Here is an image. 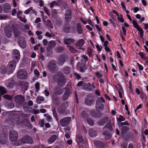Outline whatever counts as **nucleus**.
<instances>
[{
  "label": "nucleus",
  "instance_id": "1",
  "mask_svg": "<svg viewBox=\"0 0 148 148\" xmlns=\"http://www.w3.org/2000/svg\"><path fill=\"white\" fill-rule=\"evenodd\" d=\"M53 79L57 82L59 86L62 87L66 84V79L64 74L61 72H58L57 74H54Z\"/></svg>",
  "mask_w": 148,
  "mask_h": 148
},
{
  "label": "nucleus",
  "instance_id": "2",
  "mask_svg": "<svg viewBox=\"0 0 148 148\" xmlns=\"http://www.w3.org/2000/svg\"><path fill=\"white\" fill-rule=\"evenodd\" d=\"M68 103L66 101L64 102L62 105L59 106L58 108V113L61 114L66 115L69 112V110L66 109L69 106Z\"/></svg>",
  "mask_w": 148,
  "mask_h": 148
},
{
  "label": "nucleus",
  "instance_id": "3",
  "mask_svg": "<svg viewBox=\"0 0 148 148\" xmlns=\"http://www.w3.org/2000/svg\"><path fill=\"white\" fill-rule=\"evenodd\" d=\"M47 68L52 73H55L57 69L56 62L52 60L49 62L47 65Z\"/></svg>",
  "mask_w": 148,
  "mask_h": 148
},
{
  "label": "nucleus",
  "instance_id": "4",
  "mask_svg": "<svg viewBox=\"0 0 148 148\" xmlns=\"http://www.w3.org/2000/svg\"><path fill=\"white\" fill-rule=\"evenodd\" d=\"M18 62H17L16 61L13 60L10 61L8 64V71H9V73L8 74L11 73L14 71L16 67V65Z\"/></svg>",
  "mask_w": 148,
  "mask_h": 148
},
{
  "label": "nucleus",
  "instance_id": "5",
  "mask_svg": "<svg viewBox=\"0 0 148 148\" xmlns=\"http://www.w3.org/2000/svg\"><path fill=\"white\" fill-rule=\"evenodd\" d=\"M95 101L93 96L92 95H88L85 98L84 103L86 105L90 106L94 103Z\"/></svg>",
  "mask_w": 148,
  "mask_h": 148
},
{
  "label": "nucleus",
  "instance_id": "6",
  "mask_svg": "<svg viewBox=\"0 0 148 148\" xmlns=\"http://www.w3.org/2000/svg\"><path fill=\"white\" fill-rule=\"evenodd\" d=\"M27 76V72L23 69H20L17 73V77L21 79H25Z\"/></svg>",
  "mask_w": 148,
  "mask_h": 148
},
{
  "label": "nucleus",
  "instance_id": "7",
  "mask_svg": "<svg viewBox=\"0 0 148 148\" xmlns=\"http://www.w3.org/2000/svg\"><path fill=\"white\" fill-rule=\"evenodd\" d=\"M9 137L11 141L15 142L17 140L18 138V133L14 130H11L9 132Z\"/></svg>",
  "mask_w": 148,
  "mask_h": 148
},
{
  "label": "nucleus",
  "instance_id": "8",
  "mask_svg": "<svg viewBox=\"0 0 148 148\" xmlns=\"http://www.w3.org/2000/svg\"><path fill=\"white\" fill-rule=\"evenodd\" d=\"M14 99L15 103L19 105L22 104L25 101L24 97L20 95L15 96Z\"/></svg>",
  "mask_w": 148,
  "mask_h": 148
},
{
  "label": "nucleus",
  "instance_id": "9",
  "mask_svg": "<svg viewBox=\"0 0 148 148\" xmlns=\"http://www.w3.org/2000/svg\"><path fill=\"white\" fill-rule=\"evenodd\" d=\"M71 120L70 117H66L61 119L60 121V124L62 127H65L69 125Z\"/></svg>",
  "mask_w": 148,
  "mask_h": 148
},
{
  "label": "nucleus",
  "instance_id": "10",
  "mask_svg": "<svg viewBox=\"0 0 148 148\" xmlns=\"http://www.w3.org/2000/svg\"><path fill=\"white\" fill-rule=\"evenodd\" d=\"M64 18L66 21L69 22L72 16L71 10V9H68L65 11Z\"/></svg>",
  "mask_w": 148,
  "mask_h": 148
},
{
  "label": "nucleus",
  "instance_id": "11",
  "mask_svg": "<svg viewBox=\"0 0 148 148\" xmlns=\"http://www.w3.org/2000/svg\"><path fill=\"white\" fill-rule=\"evenodd\" d=\"M21 141L23 143L32 144L33 143L32 138L30 136L26 135L23 137L21 139Z\"/></svg>",
  "mask_w": 148,
  "mask_h": 148
},
{
  "label": "nucleus",
  "instance_id": "12",
  "mask_svg": "<svg viewBox=\"0 0 148 148\" xmlns=\"http://www.w3.org/2000/svg\"><path fill=\"white\" fill-rule=\"evenodd\" d=\"M18 43L19 46L22 48H25L26 47V43L25 38L22 36H20L19 37Z\"/></svg>",
  "mask_w": 148,
  "mask_h": 148
},
{
  "label": "nucleus",
  "instance_id": "13",
  "mask_svg": "<svg viewBox=\"0 0 148 148\" xmlns=\"http://www.w3.org/2000/svg\"><path fill=\"white\" fill-rule=\"evenodd\" d=\"M63 89H62L58 87H56L54 90V92H53L52 97H54L56 95H59L62 94L64 92Z\"/></svg>",
  "mask_w": 148,
  "mask_h": 148
},
{
  "label": "nucleus",
  "instance_id": "14",
  "mask_svg": "<svg viewBox=\"0 0 148 148\" xmlns=\"http://www.w3.org/2000/svg\"><path fill=\"white\" fill-rule=\"evenodd\" d=\"M63 40L64 44L67 46H70V45L73 44L75 41V39L72 38H65Z\"/></svg>",
  "mask_w": 148,
  "mask_h": 148
},
{
  "label": "nucleus",
  "instance_id": "15",
  "mask_svg": "<svg viewBox=\"0 0 148 148\" xmlns=\"http://www.w3.org/2000/svg\"><path fill=\"white\" fill-rule=\"evenodd\" d=\"M68 58V56L66 55L61 56L58 60V64L60 66L63 65Z\"/></svg>",
  "mask_w": 148,
  "mask_h": 148
},
{
  "label": "nucleus",
  "instance_id": "16",
  "mask_svg": "<svg viewBox=\"0 0 148 148\" xmlns=\"http://www.w3.org/2000/svg\"><path fill=\"white\" fill-rule=\"evenodd\" d=\"M13 60L18 62L20 58V54L18 50L17 49L14 50L13 52Z\"/></svg>",
  "mask_w": 148,
  "mask_h": 148
},
{
  "label": "nucleus",
  "instance_id": "17",
  "mask_svg": "<svg viewBox=\"0 0 148 148\" xmlns=\"http://www.w3.org/2000/svg\"><path fill=\"white\" fill-rule=\"evenodd\" d=\"M109 120L108 116H105L98 121L97 124L99 126H103Z\"/></svg>",
  "mask_w": 148,
  "mask_h": 148
},
{
  "label": "nucleus",
  "instance_id": "18",
  "mask_svg": "<svg viewBox=\"0 0 148 148\" xmlns=\"http://www.w3.org/2000/svg\"><path fill=\"white\" fill-rule=\"evenodd\" d=\"M56 45V42L54 40L50 41L47 49V52H49L53 48L55 47Z\"/></svg>",
  "mask_w": 148,
  "mask_h": 148
},
{
  "label": "nucleus",
  "instance_id": "19",
  "mask_svg": "<svg viewBox=\"0 0 148 148\" xmlns=\"http://www.w3.org/2000/svg\"><path fill=\"white\" fill-rule=\"evenodd\" d=\"M11 6L8 3H5L3 6V10L5 13L9 12L11 10Z\"/></svg>",
  "mask_w": 148,
  "mask_h": 148
},
{
  "label": "nucleus",
  "instance_id": "20",
  "mask_svg": "<svg viewBox=\"0 0 148 148\" xmlns=\"http://www.w3.org/2000/svg\"><path fill=\"white\" fill-rule=\"evenodd\" d=\"M87 86L88 87L86 88V90L88 91H93V89H95V86L93 83H92L91 84L90 83H88Z\"/></svg>",
  "mask_w": 148,
  "mask_h": 148
},
{
  "label": "nucleus",
  "instance_id": "21",
  "mask_svg": "<svg viewBox=\"0 0 148 148\" xmlns=\"http://www.w3.org/2000/svg\"><path fill=\"white\" fill-rule=\"evenodd\" d=\"M91 115L93 117L98 118L102 116V114L99 112H96L95 111L92 110L91 112Z\"/></svg>",
  "mask_w": 148,
  "mask_h": 148
},
{
  "label": "nucleus",
  "instance_id": "22",
  "mask_svg": "<svg viewBox=\"0 0 148 148\" xmlns=\"http://www.w3.org/2000/svg\"><path fill=\"white\" fill-rule=\"evenodd\" d=\"M8 134L4 133V137H1L0 139V142L2 144H5L7 142Z\"/></svg>",
  "mask_w": 148,
  "mask_h": 148
},
{
  "label": "nucleus",
  "instance_id": "23",
  "mask_svg": "<svg viewBox=\"0 0 148 148\" xmlns=\"http://www.w3.org/2000/svg\"><path fill=\"white\" fill-rule=\"evenodd\" d=\"M57 138V136L55 134L52 135L48 140L47 142L48 144H50L54 142Z\"/></svg>",
  "mask_w": 148,
  "mask_h": 148
},
{
  "label": "nucleus",
  "instance_id": "24",
  "mask_svg": "<svg viewBox=\"0 0 148 148\" xmlns=\"http://www.w3.org/2000/svg\"><path fill=\"white\" fill-rule=\"evenodd\" d=\"M77 31L79 34H82L83 33V30L82 26L78 23L77 24Z\"/></svg>",
  "mask_w": 148,
  "mask_h": 148
},
{
  "label": "nucleus",
  "instance_id": "25",
  "mask_svg": "<svg viewBox=\"0 0 148 148\" xmlns=\"http://www.w3.org/2000/svg\"><path fill=\"white\" fill-rule=\"evenodd\" d=\"M84 43V40L83 39L79 40L75 44L77 47H82Z\"/></svg>",
  "mask_w": 148,
  "mask_h": 148
},
{
  "label": "nucleus",
  "instance_id": "26",
  "mask_svg": "<svg viewBox=\"0 0 148 148\" xmlns=\"http://www.w3.org/2000/svg\"><path fill=\"white\" fill-rule=\"evenodd\" d=\"M5 36L8 38L11 37L12 36V32L10 31L7 28H6L5 29Z\"/></svg>",
  "mask_w": 148,
  "mask_h": 148
},
{
  "label": "nucleus",
  "instance_id": "27",
  "mask_svg": "<svg viewBox=\"0 0 148 148\" xmlns=\"http://www.w3.org/2000/svg\"><path fill=\"white\" fill-rule=\"evenodd\" d=\"M69 51L72 53H75L77 52L78 50L71 46H67Z\"/></svg>",
  "mask_w": 148,
  "mask_h": 148
},
{
  "label": "nucleus",
  "instance_id": "28",
  "mask_svg": "<svg viewBox=\"0 0 148 148\" xmlns=\"http://www.w3.org/2000/svg\"><path fill=\"white\" fill-rule=\"evenodd\" d=\"M103 134L104 135L105 138L106 139H109L111 137V135L107 130H105L104 131Z\"/></svg>",
  "mask_w": 148,
  "mask_h": 148
},
{
  "label": "nucleus",
  "instance_id": "29",
  "mask_svg": "<svg viewBox=\"0 0 148 148\" xmlns=\"http://www.w3.org/2000/svg\"><path fill=\"white\" fill-rule=\"evenodd\" d=\"M71 69L70 67L66 66L63 69V71L66 74H68L70 73Z\"/></svg>",
  "mask_w": 148,
  "mask_h": 148
},
{
  "label": "nucleus",
  "instance_id": "30",
  "mask_svg": "<svg viewBox=\"0 0 148 148\" xmlns=\"http://www.w3.org/2000/svg\"><path fill=\"white\" fill-rule=\"evenodd\" d=\"M89 114L85 110L83 111L81 113V116L83 119H86L89 116Z\"/></svg>",
  "mask_w": 148,
  "mask_h": 148
},
{
  "label": "nucleus",
  "instance_id": "31",
  "mask_svg": "<svg viewBox=\"0 0 148 148\" xmlns=\"http://www.w3.org/2000/svg\"><path fill=\"white\" fill-rule=\"evenodd\" d=\"M94 144L97 147H101L103 146V144L102 142L99 140L95 141L94 142Z\"/></svg>",
  "mask_w": 148,
  "mask_h": 148
},
{
  "label": "nucleus",
  "instance_id": "32",
  "mask_svg": "<svg viewBox=\"0 0 148 148\" xmlns=\"http://www.w3.org/2000/svg\"><path fill=\"white\" fill-rule=\"evenodd\" d=\"M31 11H32V13H34L36 14L37 13V12L36 11L34 10H33V7H30L28 9L25 10L24 12V13L27 14H28Z\"/></svg>",
  "mask_w": 148,
  "mask_h": 148
},
{
  "label": "nucleus",
  "instance_id": "33",
  "mask_svg": "<svg viewBox=\"0 0 148 148\" xmlns=\"http://www.w3.org/2000/svg\"><path fill=\"white\" fill-rule=\"evenodd\" d=\"M88 134L90 136L92 137H95L97 135L96 132L94 130H91L89 131Z\"/></svg>",
  "mask_w": 148,
  "mask_h": 148
},
{
  "label": "nucleus",
  "instance_id": "34",
  "mask_svg": "<svg viewBox=\"0 0 148 148\" xmlns=\"http://www.w3.org/2000/svg\"><path fill=\"white\" fill-rule=\"evenodd\" d=\"M121 127H122L121 129V134L127 133V132L129 130V128L127 126H123Z\"/></svg>",
  "mask_w": 148,
  "mask_h": 148
},
{
  "label": "nucleus",
  "instance_id": "35",
  "mask_svg": "<svg viewBox=\"0 0 148 148\" xmlns=\"http://www.w3.org/2000/svg\"><path fill=\"white\" fill-rule=\"evenodd\" d=\"M80 65V63L79 62H78L77 64V68L79 70V71L81 72H84L85 70L84 69V67L83 66H79V65Z\"/></svg>",
  "mask_w": 148,
  "mask_h": 148
},
{
  "label": "nucleus",
  "instance_id": "36",
  "mask_svg": "<svg viewBox=\"0 0 148 148\" xmlns=\"http://www.w3.org/2000/svg\"><path fill=\"white\" fill-rule=\"evenodd\" d=\"M139 55L143 60H146V62H148L147 58L146 57V55L144 53L142 52H140L139 53Z\"/></svg>",
  "mask_w": 148,
  "mask_h": 148
},
{
  "label": "nucleus",
  "instance_id": "37",
  "mask_svg": "<svg viewBox=\"0 0 148 148\" xmlns=\"http://www.w3.org/2000/svg\"><path fill=\"white\" fill-rule=\"evenodd\" d=\"M7 92L6 89L3 87L1 86L0 87V95H3L5 94Z\"/></svg>",
  "mask_w": 148,
  "mask_h": 148
},
{
  "label": "nucleus",
  "instance_id": "38",
  "mask_svg": "<svg viewBox=\"0 0 148 148\" xmlns=\"http://www.w3.org/2000/svg\"><path fill=\"white\" fill-rule=\"evenodd\" d=\"M44 98L42 96H38L36 98V101L38 103H41V101H43L44 100Z\"/></svg>",
  "mask_w": 148,
  "mask_h": 148
},
{
  "label": "nucleus",
  "instance_id": "39",
  "mask_svg": "<svg viewBox=\"0 0 148 148\" xmlns=\"http://www.w3.org/2000/svg\"><path fill=\"white\" fill-rule=\"evenodd\" d=\"M44 116L46 117L47 121L48 122H50L52 121V118L49 115L47 114H44Z\"/></svg>",
  "mask_w": 148,
  "mask_h": 148
},
{
  "label": "nucleus",
  "instance_id": "40",
  "mask_svg": "<svg viewBox=\"0 0 148 148\" xmlns=\"http://www.w3.org/2000/svg\"><path fill=\"white\" fill-rule=\"evenodd\" d=\"M64 50V48L61 46L56 47L55 49V51L58 53H61Z\"/></svg>",
  "mask_w": 148,
  "mask_h": 148
},
{
  "label": "nucleus",
  "instance_id": "41",
  "mask_svg": "<svg viewBox=\"0 0 148 148\" xmlns=\"http://www.w3.org/2000/svg\"><path fill=\"white\" fill-rule=\"evenodd\" d=\"M106 129H108L109 130H110L112 129V126L110 123H107L103 128V130Z\"/></svg>",
  "mask_w": 148,
  "mask_h": 148
},
{
  "label": "nucleus",
  "instance_id": "42",
  "mask_svg": "<svg viewBox=\"0 0 148 148\" xmlns=\"http://www.w3.org/2000/svg\"><path fill=\"white\" fill-rule=\"evenodd\" d=\"M88 123L91 126H93L94 125V122L90 118H87L86 120Z\"/></svg>",
  "mask_w": 148,
  "mask_h": 148
},
{
  "label": "nucleus",
  "instance_id": "43",
  "mask_svg": "<svg viewBox=\"0 0 148 148\" xmlns=\"http://www.w3.org/2000/svg\"><path fill=\"white\" fill-rule=\"evenodd\" d=\"M87 54L89 57H92V49L91 48H88L87 49Z\"/></svg>",
  "mask_w": 148,
  "mask_h": 148
},
{
  "label": "nucleus",
  "instance_id": "44",
  "mask_svg": "<svg viewBox=\"0 0 148 148\" xmlns=\"http://www.w3.org/2000/svg\"><path fill=\"white\" fill-rule=\"evenodd\" d=\"M77 140L78 143H81L83 142V140L82 136L78 135L77 136Z\"/></svg>",
  "mask_w": 148,
  "mask_h": 148
},
{
  "label": "nucleus",
  "instance_id": "45",
  "mask_svg": "<svg viewBox=\"0 0 148 148\" xmlns=\"http://www.w3.org/2000/svg\"><path fill=\"white\" fill-rule=\"evenodd\" d=\"M45 121L44 119H40L39 120L38 125L41 127H43L45 125Z\"/></svg>",
  "mask_w": 148,
  "mask_h": 148
},
{
  "label": "nucleus",
  "instance_id": "46",
  "mask_svg": "<svg viewBox=\"0 0 148 148\" xmlns=\"http://www.w3.org/2000/svg\"><path fill=\"white\" fill-rule=\"evenodd\" d=\"M70 27L69 26H64L63 28L64 32L69 33L70 31Z\"/></svg>",
  "mask_w": 148,
  "mask_h": 148
},
{
  "label": "nucleus",
  "instance_id": "47",
  "mask_svg": "<svg viewBox=\"0 0 148 148\" xmlns=\"http://www.w3.org/2000/svg\"><path fill=\"white\" fill-rule=\"evenodd\" d=\"M119 97L120 98L122 99L123 97L122 95V92H123V90L121 87H120L118 90Z\"/></svg>",
  "mask_w": 148,
  "mask_h": 148
},
{
  "label": "nucleus",
  "instance_id": "48",
  "mask_svg": "<svg viewBox=\"0 0 148 148\" xmlns=\"http://www.w3.org/2000/svg\"><path fill=\"white\" fill-rule=\"evenodd\" d=\"M103 102L105 103V101L104 99L102 97H100V99L99 100H97L96 102V105H99L100 103Z\"/></svg>",
  "mask_w": 148,
  "mask_h": 148
},
{
  "label": "nucleus",
  "instance_id": "49",
  "mask_svg": "<svg viewBox=\"0 0 148 148\" xmlns=\"http://www.w3.org/2000/svg\"><path fill=\"white\" fill-rule=\"evenodd\" d=\"M122 138L125 140H126L128 139L129 138V136L127 133H125L124 134H121Z\"/></svg>",
  "mask_w": 148,
  "mask_h": 148
},
{
  "label": "nucleus",
  "instance_id": "50",
  "mask_svg": "<svg viewBox=\"0 0 148 148\" xmlns=\"http://www.w3.org/2000/svg\"><path fill=\"white\" fill-rule=\"evenodd\" d=\"M117 120L118 122H120L122 121H123L125 120V118L122 115H119V118H117Z\"/></svg>",
  "mask_w": 148,
  "mask_h": 148
},
{
  "label": "nucleus",
  "instance_id": "51",
  "mask_svg": "<svg viewBox=\"0 0 148 148\" xmlns=\"http://www.w3.org/2000/svg\"><path fill=\"white\" fill-rule=\"evenodd\" d=\"M139 31L140 33V36L141 38H142L143 36V29L140 27L137 30Z\"/></svg>",
  "mask_w": 148,
  "mask_h": 148
},
{
  "label": "nucleus",
  "instance_id": "52",
  "mask_svg": "<svg viewBox=\"0 0 148 148\" xmlns=\"http://www.w3.org/2000/svg\"><path fill=\"white\" fill-rule=\"evenodd\" d=\"M139 31L140 33V36L141 38H142L143 36V29L140 27L137 30Z\"/></svg>",
  "mask_w": 148,
  "mask_h": 148
},
{
  "label": "nucleus",
  "instance_id": "53",
  "mask_svg": "<svg viewBox=\"0 0 148 148\" xmlns=\"http://www.w3.org/2000/svg\"><path fill=\"white\" fill-rule=\"evenodd\" d=\"M3 98L5 99L11 100L12 99V97L10 95H5L3 96Z\"/></svg>",
  "mask_w": 148,
  "mask_h": 148
},
{
  "label": "nucleus",
  "instance_id": "54",
  "mask_svg": "<svg viewBox=\"0 0 148 148\" xmlns=\"http://www.w3.org/2000/svg\"><path fill=\"white\" fill-rule=\"evenodd\" d=\"M51 13L52 16L54 17L55 16V15L58 14V12L56 10L54 9L51 11Z\"/></svg>",
  "mask_w": 148,
  "mask_h": 148
},
{
  "label": "nucleus",
  "instance_id": "55",
  "mask_svg": "<svg viewBox=\"0 0 148 148\" xmlns=\"http://www.w3.org/2000/svg\"><path fill=\"white\" fill-rule=\"evenodd\" d=\"M18 18L20 19V20L21 21L24 22V23H26L27 22V20L24 16L22 17L21 16H20V17H18Z\"/></svg>",
  "mask_w": 148,
  "mask_h": 148
},
{
  "label": "nucleus",
  "instance_id": "56",
  "mask_svg": "<svg viewBox=\"0 0 148 148\" xmlns=\"http://www.w3.org/2000/svg\"><path fill=\"white\" fill-rule=\"evenodd\" d=\"M64 89L65 90V92L64 93V94H66L67 95H68V96L70 94V92L69 91V88L68 87H65L64 88Z\"/></svg>",
  "mask_w": 148,
  "mask_h": 148
},
{
  "label": "nucleus",
  "instance_id": "57",
  "mask_svg": "<svg viewBox=\"0 0 148 148\" xmlns=\"http://www.w3.org/2000/svg\"><path fill=\"white\" fill-rule=\"evenodd\" d=\"M23 121L24 123H26V124H25L26 126L29 127V126L31 125L30 123L29 122V121L28 119H24Z\"/></svg>",
  "mask_w": 148,
  "mask_h": 148
},
{
  "label": "nucleus",
  "instance_id": "58",
  "mask_svg": "<svg viewBox=\"0 0 148 148\" xmlns=\"http://www.w3.org/2000/svg\"><path fill=\"white\" fill-rule=\"evenodd\" d=\"M44 10L46 14L49 16H50V14L49 12L48 9L46 6H44L43 7Z\"/></svg>",
  "mask_w": 148,
  "mask_h": 148
},
{
  "label": "nucleus",
  "instance_id": "59",
  "mask_svg": "<svg viewBox=\"0 0 148 148\" xmlns=\"http://www.w3.org/2000/svg\"><path fill=\"white\" fill-rule=\"evenodd\" d=\"M130 124L129 123H128V122L127 121H126L125 122H122L120 123V126L121 127H122L124 126V125H126L127 126H129L130 125Z\"/></svg>",
  "mask_w": 148,
  "mask_h": 148
},
{
  "label": "nucleus",
  "instance_id": "60",
  "mask_svg": "<svg viewBox=\"0 0 148 148\" xmlns=\"http://www.w3.org/2000/svg\"><path fill=\"white\" fill-rule=\"evenodd\" d=\"M118 19L121 23H123L124 22V20L123 18V16L122 14L119 15V16L118 17Z\"/></svg>",
  "mask_w": 148,
  "mask_h": 148
},
{
  "label": "nucleus",
  "instance_id": "61",
  "mask_svg": "<svg viewBox=\"0 0 148 148\" xmlns=\"http://www.w3.org/2000/svg\"><path fill=\"white\" fill-rule=\"evenodd\" d=\"M32 112L33 114H37L39 113L40 112L38 110L33 109L32 110Z\"/></svg>",
  "mask_w": 148,
  "mask_h": 148
},
{
  "label": "nucleus",
  "instance_id": "62",
  "mask_svg": "<svg viewBox=\"0 0 148 148\" xmlns=\"http://www.w3.org/2000/svg\"><path fill=\"white\" fill-rule=\"evenodd\" d=\"M54 102L55 105L56 106H58L59 105L60 103V101L58 99L56 98L54 99Z\"/></svg>",
  "mask_w": 148,
  "mask_h": 148
},
{
  "label": "nucleus",
  "instance_id": "63",
  "mask_svg": "<svg viewBox=\"0 0 148 148\" xmlns=\"http://www.w3.org/2000/svg\"><path fill=\"white\" fill-rule=\"evenodd\" d=\"M47 22L49 25V27L51 29H52L53 28V27L52 25V23H51L50 20L49 19H47Z\"/></svg>",
  "mask_w": 148,
  "mask_h": 148
},
{
  "label": "nucleus",
  "instance_id": "64",
  "mask_svg": "<svg viewBox=\"0 0 148 148\" xmlns=\"http://www.w3.org/2000/svg\"><path fill=\"white\" fill-rule=\"evenodd\" d=\"M127 144L126 143H123L121 145L122 148H127Z\"/></svg>",
  "mask_w": 148,
  "mask_h": 148
}]
</instances>
